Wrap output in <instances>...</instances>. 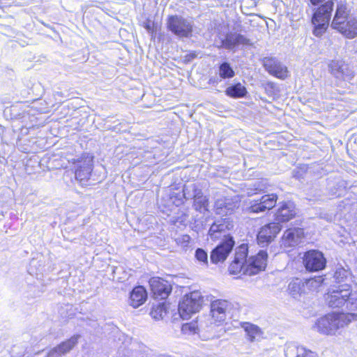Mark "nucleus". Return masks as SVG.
Segmentation results:
<instances>
[{
  "mask_svg": "<svg viewBox=\"0 0 357 357\" xmlns=\"http://www.w3.org/2000/svg\"><path fill=\"white\" fill-rule=\"evenodd\" d=\"M248 247L242 244L236 249L235 257L229 270L231 274L243 273L247 275H255L264 270L266 266L268 255L266 251L260 250L256 256L247 259Z\"/></svg>",
  "mask_w": 357,
  "mask_h": 357,
  "instance_id": "f257e3e1",
  "label": "nucleus"
},
{
  "mask_svg": "<svg viewBox=\"0 0 357 357\" xmlns=\"http://www.w3.org/2000/svg\"><path fill=\"white\" fill-rule=\"evenodd\" d=\"M356 319L357 314L354 313H329L317 319L312 328L323 335H337L341 334L345 327Z\"/></svg>",
  "mask_w": 357,
  "mask_h": 357,
  "instance_id": "f03ea898",
  "label": "nucleus"
},
{
  "mask_svg": "<svg viewBox=\"0 0 357 357\" xmlns=\"http://www.w3.org/2000/svg\"><path fill=\"white\" fill-rule=\"evenodd\" d=\"M326 301L332 308L346 306L349 310L357 309V296L351 293L350 284H340L335 289L328 291Z\"/></svg>",
  "mask_w": 357,
  "mask_h": 357,
  "instance_id": "7ed1b4c3",
  "label": "nucleus"
},
{
  "mask_svg": "<svg viewBox=\"0 0 357 357\" xmlns=\"http://www.w3.org/2000/svg\"><path fill=\"white\" fill-rule=\"evenodd\" d=\"M203 303V297L199 291L186 294L178 304V312L183 319H188L191 314L199 311Z\"/></svg>",
  "mask_w": 357,
  "mask_h": 357,
  "instance_id": "20e7f679",
  "label": "nucleus"
},
{
  "mask_svg": "<svg viewBox=\"0 0 357 357\" xmlns=\"http://www.w3.org/2000/svg\"><path fill=\"white\" fill-rule=\"evenodd\" d=\"M183 192V196L185 199H194L192 206L195 211L201 213H204L208 211V199L203 195L202 190L196 184L185 186Z\"/></svg>",
  "mask_w": 357,
  "mask_h": 357,
  "instance_id": "39448f33",
  "label": "nucleus"
},
{
  "mask_svg": "<svg viewBox=\"0 0 357 357\" xmlns=\"http://www.w3.org/2000/svg\"><path fill=\"white\" fill-rule=\"evenodd\" d=\"M328 66L330 73L339 82L350 83L355 77L353 68L342 59H333Z\"/></svg>",
  "mask_w": 357,
  "mask_h": 357,
  "instance_id": "423d86ee",
  "label": "nucleus"
},
{
  "mask_svg": "<svg viewBox=\"0 0 357 357\" xmlns=\"http://www.w3.org/2000/svg\"><path fill=\"white\" fill-rule=\"evenodd\" d=\"M167 26L170 31L180 38L189 37L192 31V22L179 15L169 17Z\"/></svg>",
  "mask_w": 357,
  "mask_h": 357,
  "instance_id": "0eeeda50",
  "label": "nucleus"
},
{
  "mask_svg": "<svg viewBox=\"0 0 357 357\" xmlns=\"http://www.w3.org/2000/svg\"><path fill=\"white\" fill-rule=\"evenodd\" d=\"M303 264L307 271L316 272L325 268L326 259L321 252L311 250L305 252L303 257Z\"/></svg>",
  "mask_w": 357,
  "mask_h": 357,
  "instance_id": "6e6552de",
  "label": "nucleus"
},
{
  "mask_svg": "<svg viewBox=\"0 0 357 357\" xmlns=\"http://www.w3.org/2000/svg\"><path fill=\"white\" fill-rule=\"evenodd\" d=\"M235 242L232 236H227L211 252L210 259L213 264L223 262L231 252Z\"/></svg>",
  "mask_w": 357,
  "mask_h": 357,
  "instance_id": "1a4fd4ad",
  "label": "nucleus"
},
{
  "mask_svg": "<svg viewBox=\"0 0 357 357\" xmlns=\"http://www.w3.org/2000/svg\"><path fill=\"white\" fill-rule=\"evenodd\" d=\"M282 226L278 222H271L261 227L257 236V243L261 247L267 246L281 231Z\"/></svg>",
  "mask_w": 357,
  "mask_h": 357,
  "instance_id": "9d476101",
  "label": "nucleus"
},
{
  "mask_svg": "<svg viewBox=\"0 0 357 357\" xmlns=\"http://www.w3.org/2000/svg\"><path fill=\"white\" fill-rule=\"evenodd\" d=\"M232 308V303L227 300H215L211 303V317L215 321L223 322L227 315L230 314Z\"/></svg>",
  "mask_w": 357,
  "mask_h": 357,
  "instance_id": "9b49d317",
  "label": "nucleus"
},
{
  "mask_svg": "<svg viewBox=\"0 0 357 357\" xmlns=\"http://www.w3.org/2000/svg\"><path fill=\"white\" fill-rule=\"evenodd\" d=\"M80 335H74L69 339L61 342L48 351L45 357H62L70 353L77 344Z\"/></svg>",
  "mask_w": 357,
  "mask_h": 357,
  "instance_id": "f8f14e48",
  "label": "nucleus"
},
{
  "mask_svg": "<svg viewBox=\"0 0 357 357\" xmlns=\"http://www.w3.org/2000/svg\"><path fill=\"white\" fill-rule=\"evenodd\" d=\"M277 199L275 194L264 195L259 199L251 202L248 210L253 213L268 211L275 206Z\"/></svg>",
  "mask_w": 357,
  "mask_h": 357,
  "instance_id": "ddd939ff",
  "label": "nucleus"
},
{
  "mask_svg": "<svg viewBox=\"0 0 357 357\" xmlns=\"http://www.w3.org/2000/svg\"><path fill=\"white\" fill-rule=\"evenodd\" d=\"M240 203L241 200L238 196L218 199L215 202V212L220 215H231L239 208Z\"/></svg>",
  "mask_w": 357,
  "mask_h": 357,
  "instance_id": "4468645a",
  "label": "nucleus"
},
{
  "mask_svg": "<svg viewBox=\"0 0 357 357\" xmlns=\"http://www.w3.org/2000/svg\"><path fill=\"white\" fill-rule=\"evenodd\" d=\"M263 64L271 75L282 79L288 77L287 68L275 58H264Z\"/></svg>",
  "mask_w": 357,
  "mask_h": 357,
  "instance_id": "2eb2a0df",
  "label": "nucleus"
},
{
  "mask_svg": "<svg viewBox=\"0 0 357 357\" xmlns=\"http://www.w3.org/2000/svg\"><path fill=\"white\" fill-rule=\"evenodd\" d=\"M149 284L156 298L165 299L172 291V287L168 282L160 278H151Z\"/></svg>",
  "mask_w": 357,
  "mask_h": 357,
  "instance_id": "dca6fc26",
  "label": "nucleus"
},
{
  "mask_svg": "<svg viewBox=\"0 0 357 357\" xmlns=\"http://www.w3.org/2000/svg\"><path fill=\"white\" fill-rule=\"evenodd\" d=\"M304 238V231L301 228H289L282 237V245L285 248L294 247L298 245Z\"/></svg>",
  "mask_w": 357,
  "mask_h": 357,
  "instance_id": "f3484780",
  "label": "nucleus"
},
{
  "mask_svg": "<svg viewBox=\"0 0 357 357\" xmlns=\"http://www.w3.org/2000/svg\"><path fill=\"white\" fill-rule=\"evenodd\" d=\"M250 41L248 38L241 33H227L224 39L221 40V45L227 50H233L240 45H249Z\"/></svg>",
  "mask_w": 357,
  "mask_h": 357,
  "instance_id": "a211bd4d",
  "label": "nucleus"
},
{
  "mask_svg": "<svg viewBox=\"0 0 357 357\" xmlns=\"http://www.w3.org/2000/svg\"><path fill=\"white\" fill-rule=\"evenodd\" d=\"M296 211L293 202H284L280 206L275 213V220L278 223L287 222L296 215Z\"/></svg>",
  "mask_w": 357,
  "mask_h": 357,
  "instance_id": "6ab92c4d",
  "label": "nucleus"
},
{
  "mask_svg": "<svg viewBox=\"0 0 357 357\" xmlns=\"http://www.w3.org/2000/svg\"><path fill=\"white\" fill-rule=\"evenodd\" d=\"M284 354L285 357H318L314 352L294 343L286 345Z\"/></svg>",
  "mask_w": 357,
  "mask_h": 357,
  "instance_id": "aec40b11",
  "label": "nucleus"
},
{
  "mask_svg": "<svg viewBox=\"0 0 357 357\" xmlns=\"http://www.w3.org/2000/svg\"><path fill=\"white\" fill-rule=\"evenodd\" d=\"M233 222L229 218H222L215 221L210 227L208 234L211 238H218V234L225 232L233 228Z\"/></svg>",
  "mask_w": 357,
  "mask_h": 357,
  "instance_id": "412c9836",
  "label": "nucleus"
},
{
  "mask_svg": "<svg viewBox=\"0 0 357 357\" xmlns=\"http://www.w3.org/2000/svg\"><path fill=\"white\" fill-rule=\"evenodd\" d=\"M93 166V159L91 157H86L83 162L77 166L75 171V178L82 183L87 181L91 175Z\"/></svg>",
  "mask_w": 357,
  "mask_h": 357,
  "instance_id": "4be33fe9",
  "label": "nucleus"
},
{
  "mask_svg": "<svg viewBox=\"0 0 357 357\" xmlns=\"http://www.w3.org/2000/svg\"><path fill=\"white\" fill-rule=\"evenodd\" d=\"M334 6V2L331 0L326 1L324 4L318 8L314 13L312 19L319 20L329 24L331 13Z\"/></svg>",
  "mask_w": 357,
  "mask_h": 357,
  "instance_id": "5701e85b",
  "label": "nucleus"
},
{
  "mask_svg": "<svg viewBox=\"0 0 357 357\" xmlns=\"http://www.w3.org/2000/svg\"><path fill=\"white\" fill-rule=\"evenodd\" d=\"M147 298V293L142 286L135 287L130 295V305L134 308L142 305Z\"/></svg>",
  "mask_w": 357,
  "mask_h": 357,
  "instance_id": "b1692460",
  "label": "nucleus"
},
{
  "mask_svg": "<svg viewBox=\"0 0 357 357\" xmlns=\"http://www.w3.org/2000/svg\"><path fill=\"white\" fill-rule=\"evenodd\" d=\"M343 29H336L345 38L353 39L357 36V20L351 17L344 23Z\"/></svg>",
  "mask_w": 357,
  "mask_h": 357,
  "instance_id": "393cba45",
  "label": "nucleus"
},
{
  "mask_svg": "<svg viewBox=\"0 0 357 357\" xmlns=\"http://www.w3.org/2000/svg\"><path fill=\"white\" fill-rule=\"evenodd\" d=\"M225 92L227 96L235 99L244 98L248 93L245 86L240 82L229 86Z\"/></svg>",
  "mask_w": 357,
  "mask_h": 357,
  "instance_id": "a878e982",
  "label": "nucleus"
},
{
  "mask_svg": "<svg viewBox=\"0 0 357 357\" xmlns=\"http://www.w3.org/2000/svg\"><path fill=\"white\" fill-rule=\"evenodd\" d=\"M334 278L335 282L344 284L348 283L351 285V282H352L351 273L348 269H345L343 267L337 268L335 273Z\"/></svg>",
  "mask_w": 357,
  "mask_h": 357,
  "instance_id": "bb28decb",
  "label": "nucleus"
},
{
  "mask_svg": "<svg viewBox=\"0 0 357 357\" xmlns=\"http://www.w3.org/2000/svg\"><path fill=\"white\" fill-rule=\"evenodd\" d=\"M243 327L250 342L258 341L261 337L262 332L257 326L250 323H244Z\"/></svg>",
  "mask_w": 357,
  "mask_h": 357,
  "instance_id": "cd10ccee",
  "label": "nucleus"
},
{
  "mask_svg": "<svg viewBox=\"0 0 357 357\" xmlns=\"http://www.w3.org/2000/svg\"><path fill=\"white\" fill-rule=\"evenodd\" d=\"M304 284L301 280L296 278L288 285V291L294 298H298L303 292Z\"/></svg>",
  "mask_w": 357,
  "mask_h": 357,
  "instance_id": "c85d7f7f",
  "label": "nucleus"
},
{
  "mask_svg": "<svg viewBox=\"0 0 357 357\" xmlns=\"http://www.w3.org/2000/svg\"><path fill=\"white\" fill-rule=\"evenodd\" d=\"M350 15V10L348 9L346 3L343 1H336V8L333 20H338L339 18H345Z\"/></svg>",
  "mask_w": 357,
  "mask_h": 357,
  "instance_id": "c756f323",
  "label": "nucleus"
},
{
  "mask_svg": "<svg viewBox=\"0 0 357 357\" xmlns=\"http://www.w3.org/2000/svg\"><path fill=\"white\" fill-rule=\"evenodd\" d=\"M218 74L222 79H230L235 75L234 70L230 63L226 61L219 66Z\"/></svg>",
  "mask_w": 357,
  "mask_h": 357,
  "instance_id": "7c9ffc66",
  "label": "nucleus"
},
{
  "mask_svg": "<svg viewBox=\"0 0 357 357\" xmlns=\"http://www.w3.org/2000/svg\"><path fill=\"white\" fill-rule=\"evenodd\" d=\"M166 307L164 303H159L157 305L153 306L150 315L155 320L162 319L165 314H166Z\"/></svg>",
  "mask_w": 357,
  "mask_h": 357,
  "instance_id": "2f4dec72",
  "label": "nucleus"
},
{
  "mask_svg": "<svg viewBox=\"0 0 357 357\" xmlns=\"http://www.w3.org/2000/svg\"><path fill=\"white\" fill-rule=\"evenodd\" d=\"M199 331L198 324L197 321H191L183 324L181 327V331L184 334L194 335L197 333Z\"/></svg>",
  "mask_w": 357,
  "mask_h": 357,
  "instance_id": "473e14b6",
  "label": "nucleus"
},
{
  "mask_svg": "<svg viewBox=\"0 0 357 357\" xmlns=\"http://www.w3.org/2000/svg\"><path fill=\"white\" fill-rule=\"evenodd\" d=\"M312 22L314 25L313 33L316 36H321L325 32L329 24L319 20H314V19H312Z\"/></svg>",
  "mask_w": 357,
  "mask_h": 357,
  "instance_id": "72a5a7b5",
  "label": "nucleus"
},
{
  "mask_svg": "<svg viewBox=\"0 0 357 357\" xmlns=\"http://www.w3.org/2000/svg\"><path fill=\"white\" fill-rule=\"evenodd\" d=\"M324 282V279L321 276L310 278L305 281L306 286L311 289H317Z\"/></svg>",
  "mask_w": 357,
  "mask_h": 357,
  "instance_id": "f704fd0d",
  "label": "nucleus"
},
{
  "mask_svg": "<svg viewBox=\"0 0 357 357\" xmlns=\"http://www.w3.org/2000/svg\"><path fill=\"white\" fill-rule=\"evenodd\" d=\"M195 257L197 261L203 263L204 264H208V255L207 252L202 248H197L195 251Z\"/></svg>",
  "mask_w": 357,
  "mask_h": 357,
  "instance_id": "c9c22d12",
  "label": "nucleus"
},
{
  "mask_svg": "<svg viewBox=\"0 0 357 357\" xmlns=\"http://www.w3.org/2000/svg\"><path fill=\"white\" fill-rule=\"evenodd\" d=\"M188 215L181 212V214L180 215H178L176 217H173L171 219V222L172 224L178 226V225H185V222L187 221Z\"/></svg>",
  "mask_w": 357,
  "mask_h": 357,
  "instance_id": "e433bc0d",
  "label": "nucleus"
},
{
  "mask_svg": "<svg viewBox=\"0 0 357 357\" xmlns=\"http://www.w3.org/2000/svg\"><path fill=\"white\" fill-rule=\"evenodd\" d=\"M351 16L349 15L348 17H345V18H339L338 20H332L331 22V27L333 29H343V26L342 25H344V23L347 22V20L350 18Z\"/></svg>",
  "mask_w": 357,
  "mask_h": 357,
  "instance_id": "4c0bfd02",
  "label": "nucleus"
},
{
  "mask_svg": "<svg viewBox=\"0 0 357 357\" xmlns=\"http://www.w3.org/2000/svg\"><path fill=\"white\" fill-rule=\"evenodd\" d=\"M190 236L189 235H182L181 236H178L176 241L178 245H181L182 247L185 248L187 247L190 241Z\"/></svg>",
  "mask_w": 357,
  "mask_h": 357,
  "instance_id": "58836bf2",
  "label": "nucleus"
},
{
  "mask_svg": "<svg viewBox=\"0 0 357 357\" xmlns=\"http://www.w3.org/2000/svg\"><path fill=\"white\" fill-rule=\"evenodd\" d=\"M324 1V0H310L311 3L314 6L319 4L320 3L323 2Z\"/></svg>",
  "mask_w": 357,
  "mask_h": 357,
  "instance_id": "ea45409f",
  "label": "nucleus"
},
{
  "mask_svg": "<svg viewBox=\"0 0 357 357\" xmlns=\"http://www.w3.org/2000/svg\"><path fill=\"white\" fill-rule=\"evenodd\" d=\"M144 27L148 31H150L151 29V26L150 22H146L145 24H144Z\"/></svg>",
  "mask_w": 357,
  "mask_h": 357,
  "instance_id": "a19ab883",
  "label": "nucleus"
},
{
  "mask_svg": "<svg viewBox=\"0 0 357 357\" xmlns=\"http://www.w3.org/2000/svg\"><path fill=\"white\" fill-rule=\"evenodd\" d=\"M195 57V54H188L186 56V58L188 59V61L194 59Z\"/></svg>",
  "mask_w": 357,
  "mask_h": 357,
  "instance_id": "79ce46f5",
  "label": "nucleus"
}]
</instances>
